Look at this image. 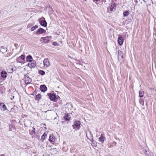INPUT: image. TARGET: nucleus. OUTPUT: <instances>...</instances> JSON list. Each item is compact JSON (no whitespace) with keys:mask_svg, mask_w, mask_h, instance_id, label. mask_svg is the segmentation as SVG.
<instances>
[{"mask_svg":"<svg viewBox=\"0 0 156 156\" xmlns=\"http://www.w3.org/2000/svg\"><path fill=\"white\" fill-rule=\"evenodd\" d=\"M44 126H46V124H44Z\"/></svg>","mask_w":156,"mask_h":156,"instance_id":"44","label":"nucleus"},{"mask_svg":"<svg viewBox=\"0 0 156 156\" xmlns=\"http://www.w3.org/2000/svg\"><path fill=\"white\" fill-rule=\"evenodd\" d=\"M6 52H7V50H6V51H5V50H3L2 51H1L2 53H5Z\"/></svg>","mask_w":156,"mask_h":156,"instance_id":"38","label":"nucleus"},{"mask_svg":"<svg viewBox=\"0 0 156 156\" xmlns=\"http://www.w3.org/2000/svg\"><path fill=\"white\" fill-rule=\"evenodd\" d=\"M116 143L115 142H113V144L115 146H116Z\"/></svg>","mask_w":156,"mask_h":156,"instance_id":"39","label":"nucleus"},{"mask_svg":"<svg viewBox=\"0 0 156 156\" xmlns=\"http://www.w3.org/2000/svg\"><path fill=\"white\" fill-rule=\"evenodd\" d=\"M0 106L3 109V111H5L7 109V107L5 105L3 102L0 103Z\"/></svg>","mask_w":156,"mask_h":156,"instance_id":"18","label":"nucleus"},{"mask_svg":"<svg viewBox=\"0 0 156 156\" xmlns=\"http://www.w3.org/2000/svg\"><path fill=\"white\" fill-rule=\"evenodd\" d=\"M14 46H15V47H16V48L17 49V46H18V44H17V43H15L14 44Z\"/></svg>","mask_w":156,"mask_h":156,"instance_id":"37","label":"nucleus"},{"mask_svg":"<svg viewBox=\"0 0 156 156\" xmlns=\"http://www.w3.org/2000/svg\"><path fill=\"white\" fill-rule=\"evenodd\" d=\"M118 61L120 62L121 59L123 58V53L120 50H119L118 51Z\"/></svg>","mask_w":156,"mask_h":156,"instance_id":"3","label":"nucleus"},{"mask_svg":"<svg viewBox=\"0 0 156 156\" xmlns=\"http://www.w3.org/2000/svg\"><path fill=\"white\" fill-rule=\"evenodd\" d=\"M1 48H2V49H5V47L3 46H2L1 47ZM6 49H7V48H6Z\"/></svg>","mask_w":156,"mask_h":156,"instance_id":"40","label":"nucleus"},{"mask_svg":"<svg viewBox=\"0 0 156 156\" xmlns=\"http://www.w3.org/2000/svg\"><path fill=\"white\" fill-rule=\"evenodd\" d=\"M41 98V95L40 94H38L35 96L34 98L35 99L36 101H39Z\"/></svg>","mask_w":156,"mask_h":156,"instance_id":"20","label":"nucleus"},{"mask_svg":"<svg viewBox=\"0 0 156 156\" xmlns=\"http://www.w3.org/2000/svg\"><path fill=\"white\" fill-rule=\"evenodd\" d=\"M7 76V73L5 70L2 71L1 73V77L4 78H6Z\"/></svg>","mask_w":156,"mask_h":156,"instance_id":"11","label":"nucleus"},{"mask_svg":"<svg viewBox=\"0 0 156 156\" xmlns=\"http://www.w3.org/2000/svg\"><path fill=\"white\" fill-rule=\"evenodd\" d=\"M24 76H25V78L27 77V76H28V75H27V74H26V75H24Z\"/></svg>","mask_w":156,"mask_h":156,"instance_id":"41","label":"nucleus"},{"mask_svg":"<svg viewBox=\"0 0 156 156\" xmlns=\"http://www.w3.org/2000/svg\"><path fill=\"white\" fill-rule=\"evenodd\" d=\"M14 98V96H13V97H12V98Z\"/></svg>","mask_w":156,"mask_h":156,"instance_id":"43","label":"nucleus"},{"mask_svg":"<svg viewBox=\"0 0 156 156\" xmlns=\"http://www.w3.org/2000/svg\"><path fill=\"white\" fill-rule=\"evenodd\" d=\"M30 63H29L27 66L30 68H34L36 66V62L35 61H33L30 62Z\"/></svg>","mask_w":156,"mask_h":156,"instance_id":"7","label":"nucleus"},{"mask_svg":"<svg viewBox=\"0 0 156 156\" xmlns=\"http://www.w3.org/2000/svg\"><path fill=\"white\" fill-rule=\"evenodd\" d=\"M40 89L41 91L43 92H44L47 91V88L45 85H41L40 86Z\"/></svg>","mask_w":156,"mask_h":156,"instance_id":"8","label":"nucleus"},{"mask_svg":"<svg viewBox=\"0 0 156 156\" xmlns=\"http://www.w3.org/2000/svg\"><path fill=\"white\" fill-rule=\"evenodd\" d=\"M80 125V121H75L73 124L72 125L73 129L76 128L78 129H79Z\"/></svg>","mask_w":156,"mask_h":156,"instance_id":"1","label":"nucleus"},{"mask_svg":"<svg viewBox=\"0 0 156 156\" xmlns=\"http://www.w3.org/2000/svg\"><path fill=\"white\" fill-rule=\"evenodd\" d=\"M55 139V137L52 135L50 134L49 136V140L50 142H54Z\"/></svg>","mask_w":156,"mask_h":156,"instance_id":"19","label":"nucleus"},{"mask_svg":"<svg viewBox=\"0 0 156 156\" xmlns=\"http://www.w3.org/2000/svg\"><path fill=\"white\" fill-rule=\"evenodd\" d=\"M123 15L125 17L127 16L129 14V12L128 11L126 10L123 12Z\"/></svg>","mask_w":156,"mask_h":156,"instance_id":"25","label":"nucleus"},{"mask_svg":"<svg viewBox=\"0 0 156 156\" xmlns=\"http://www.w3.org/2000/svg\"><path fill=\"white\" fill-rule=\"evenodd\" d=\"M86 136L88 139L90 140H91V139L92 140H93V135L91 131L89 130L88 133H86Z\"/></svg>","mask_w":156,"mask_h":156,"instance_id":"10","label":"nucleus"},{"mask_svg":"<svg viewBox=\"0 0 156 156\" xmlns=\"http://www.w3.org/2000/svg\"><path fill=\"white\" fill-rule=\"evenodd\" d=\"M16 70V69H14L13 68L9 67L7 69V71L10 73H12L14 71Z\"/></svg>","mask_w":156,"mask_h":156,"instance_id":"22","label":"nucleus"},{"mask_svg":"<svg viewBox=\"0 0 156 156\" xmlns=\"http://www.w3.org/2000/svg\"><path fill=\"white\" fill-rule=\"evenodd\" d=\"M90 141L92 142V143L94 145V146H97V144L96 142H95V141H94L93 140H92L91 139V140Z\"/></svg>","mask_w":156,"mask_h":156,"instance_id":"31","label":"nucleus"},{"mask_svg":"<svg viewBox=\"0 0 156 156\" xmlns=\"http://www.w3.org/2000/svg\"><path fill=\"white\" fill-rule=\"evenodd\" d=\"M55 93H48L47 94V95L51 101H55Z\"/></svg>","mask_w":156,"mask_h":156,"instance_id":"2","label":"nucleus"},{"mask_svg":"<svg viewBox=\"0 0 156 156\" xmlns=\"http://www.w3.org/2000/svg\"><path fill=\"white\" fill-rule=\"evenodd\" d=\"M114 0L116 1L117 0Z\"/></svg>","mask_w":156,"mask_h":156,"instance_id":"49","label":"nucleus"},{"mask_svg":"<svg viewBox=\"0 0 156 156\" xmlns=\"http://www.w3.org/2000/svg\"><path fill=\"white\" fill-rule=\"evenodd\" d=\"M147 151L146 150L145 151V152H147Z\"/></svg>","mask_w":156,"mask_h":156,"instance_id":"47","label":"nucleus"},{"mask_svg":"<svg viewBox=\"0 0 156 156\" xmlns=\"http://www.w3.org/2000/svg\"><path fill=\"white\" fill-rule=\"evenodd\" d=\"M130 23V22H129V21L127 20V19L125 20L124 22V24L126 25H127Z\"/></svg>","mask_w":156,"mask_h":156,"instance_id":"33","label":"nucleus"},{"mask_svg":"<svg viewBox=\"0 0 156 156\" xmlns=\"http://www.w3.org/2000/svg\"><path fill=\"white\" fill-rule=\"evenodd\" d=\"M71 118L70 117L68 113H66L65 114V116H64V119L66 121H69L70 120Z\"/></svg>","mask_w":156,"mask_h":156,"instance_id":"16","label":"nucleus"},{"mask_svg":"<svg viewBox=\"0 0 156 156\" xmlns=\"http://www.w3.org/2000/svg\"><path fill=\"white\" fill-rule=\"evenodd\" d=\"M33 25V24H32V23H29L28 24L27 26V28H30L32 26V25Z\"/></svg>","mask_w":156,"mask_h":156,"instance_id":"32","label":"nucleus"},{"mask_svg":"<svg viewBox=\"0 0 156 156\" xmlns=\"http://www.w3.org/2000/svg\"><path fill=\"white\" fill-rule=\"evenodd\" d=\"M139 102L141 104V105H144V100L141 98H140L139 99Z\"/></svg>","mask_w":156,"mask_h":156,"instance_id":"29","label":"nucleus"},{"mask_svg":"<svg viewBox=\"0 0 156 156\" xmlns=\"http://www.w3.org/2000/svg\"><path fill=\"white\" fill-rule=\"evenodd\" d=\"M43 64L44 66L46 67H48L50 65V62L48 58H45L44 59Z\"/></svg>","mask_w":156,"mask_h":156,"instance_id":"6","label":"nucleus"},{"mask_svg":"<svg viewBox=\"0 0 156 156\" xmlns=\"http://www.w3.org/2000/svg\"><path fill=\"white\" fill-rule=\"evenodd\" d=\"M12 109H13V108H11V110H12Z\"/></svg>","mask_w":156,"mask_h":156,"instance_id":"46","label":"nucleus"},{"mask_svg":"<svg viewBox=\"0 0 156 156\" xmlns=\"http://www.w3.org/2000/svg\"><path fill=\"white\" fill-rule=\"evenodd\" d=\"M41 39L43 40L44 43H47L49 41V37L48 36L46 37H42Z\"/></svg>","mask_w":156,"mask_h":156,"instance_id":"17","label":"nucleus"},{"mask_svg":"<svg viewBox=\"0 0 156 156\" xmlns=\"http://www.w3.org/2000/svg\"><path fill=\"white\" fill-rule=\"evenodd\" d=\"M25 84L26 85H28L31 82L32 79L29 76H27V77L25 78Z\"/></svg>","mask_w":156,"mask_h":156,"instance_id":"13","label":"nucleus"},{"mask_svg":"<svg viewBox=\"0 0 156 156\" xmlns=\"http://www.w3.org/2000/svg\"><path fill=\"white\" fill-rule=\"evenodd\" d=\"M40 25L44 27H46L47 26V23L45 20V19L43 17V19L39 21Z\"/></svg>","mask_w":156,"mask_h":156,"instance_id":"4","label":"nucleus"},{"mask_svg":"<svg viewBox=\"0 0 156 156\" xmlns=\"http://www.w3.org/2000/svg\"><path fill=\"white\" fill-rule=\"evenodd\" d=\"M124 39L122 36H119L118 39V43L120 45H121L123 43Z\"/></svg>","mask_w":156,"mask_h":156,"instance_id":"9","label":"nucleus"},{"mask_svg":"<svg viewBox=\"0 0 156 156\" xmlns=\"http://www.w3.org/2000/svg\"><path fill=\"white\" fill-rule=\"evenodd\" d=\"M19 59H22L23 60H24L25 59V55H24L22 54L20 56H19L18 58H17L16 61L17 62H18Z\"/></svg>","mask_w":156,"mask_h":156,"instance_id":"24","label":"nucleus"},{"mask_svg":"<svg viewBox=\"0 0 156 156\" xmlns=\"http://www.w3.org/2000/svg\"><path fill=\"white\" fill-rule=\"evenodd\" d=\"M37 93V91H36L35 90L34 92H33V94L34 95L35 94H36Z\"/></svg>","mask_w":156,"mask_h":156,"instance_id":"36","label":"nucleus"},{"mask_svg":"<svg viewBox=\"0 0 156 156\" xmlns=\"http://www.w3.org/2000/svg\"><path fill=\"white\" fill-rule=\"evenodd\" d=\"M26 61L27 62H32L33 61V58L30 55H29L26 57Z\"/></svg>","mask_w":156,"mask_h":156,"instance_id":"14","label":"nucleus"},{"mask_svg":"<svg viewBox=\"0 0 156 156\" xmlns=\"http://www.w3.org/2000/svg\"><path fill=\"white\" fill-rule=\"evenodd\" d=\"M47 133L45 132L43 134L41 137V140L42 142H43L44 140L47 137Z\"/></svg>","mask_w":156,"mask_h":156,"instance_id":"23","label":"nucleus"},{"mask_svg":"<svg viewBox=\"0 0 156 156\" xmlns=\"http://www.w3.org/2000/svg\"><path fill=\"white\" fill-rule=\"evenodd\" d=\"M33 130L31 131V132H30V134L32 135L33 133L35 134L36 132H35V129L34 127H33Z\"/></svg>","mask_w":156,"mask_h":156,"instance_id":"28","label":"nucleus"},{"mask_svg":"<svg viewBox=\"0 0 156 156\" xmlns=\"http://www.w3.org/2000/svg\"><path fill=\"white\" fill-rule=\"evenodd\" d=\"M45 32V30L42 28H40L37 30V31H34V34H36L37 35H39L44 33Z\"/></svg>","mask_w":156,"mask_h":156,"instance_id":"5","label":"nucleus"},{"mask_svg":"<svg viewBox=\"0 0 156 156\" xmlns=\"http://www.w3.org/2000/svg\"><path fill=\"white\" fill-rule=\"evenodd\" d=\"M94 0L95 1H96V2H98V1H99L100 0Z\"/></svg>","mask_w":156,"mask_h":156,"instance_id":"42","label":"nucleus"},{"mask_svg":"<svg viewBox=\"0 0 156 156\" xmlns=\"http://www.w3.org/2000/svg\"><path fill=\"white\" fill-rule=\"evenodd\" d=\"M1 51V48H0V52Z\"/></svg>","mask_w":156,"mask_h":156,"instance_id":"48","label":"nucleus"},{"mask_svg":"<svg viewBox=\"0 0 156 156\" xmlns=\"http://www.w3.org/2000/svg\"><path fill=\"white\" fill-rule=\"evenodd\" d=\"M38 27V26L37 25L34 26L32 27L31 28V31H33L37 28Z\"/></svg>","mask_w":156,"mask_h":156,"instance_id":"27","label":"nucleus"},{"mask_svg":"<svg viewBox=\"0 0 156 156\" xmlns=\"http://www.w3.org/2000/svg\"><path fill=\"white\" fill-rule=\"evenodd\" d=\"M99 141L101 143H103L105 140L106 139L105 137V135L103 133H102L100 137L99 138Z\"/></svg>","mask_w":156,"mask_h":156,"instance_id":"12","label":"nucleus"},{"mask_svg":"<svg viewBox=\"0 0 156 156\" xmlns=\"http://www.w3.org/2000/svg\"><path fill=\"white\" fill-rule=\"evenodd\" d=\"M116 6L117 5L115 3L112 5L110 6V10L112 11H115Z\"/></svg>","mask_w":156,"mask_h":156,"instance_id":"15","label":"nucleus"},{"mask_svg":"<svg viewBox=\"0 0 156 156\" xmlns=\"http://www.w3.org/2000/svg\"><path fill=\"white\" fill-rule=\"evenodd\" d=\"M38 73L40 74L43 76L45 74V72L42 70H38Z\"/></svg>","mask_w":156,"mask_h":156,"instance_id":"26","label":"nucleus"},{"mask_svg":"<svg viewBox=\"0 0 156 156\" xmlns=\"http://www.w3.org/2000/svg\"><path fill=\"white\" fill-rule=\"evenodd\" d=\"M60 98L59 96L58 95H55V102H57L58 100H60Z\"/></svg>","mask_w":156,"mask_h":156,"instance_id":"30","label":"nucleus"},{"mask_svg":"<svg viewBox=\"0 0 156 156\" xmlns=\"http://www.w3.org/2000/svg\"><path fill=\"white\" fill-rule=\"evenodd\" d=\"M53 45L54 46H57L58 45V44L56 42H54L52 43Z\"/></svg>","mask_w":156,"mask_h":156,"instance_id":"35","label":"nucleus"},{"mask_svg":"<svg viewBox=\"0 0 156 156\" xmlns=\"http://www.w3.org/2000/svg\"><path fill=\"white\" fill-rule=\"evenodd\" d=\"M139 97L140 98H142L144 95V92L142 90H141L139 91Z\"/></svg>","mask_w":156,"mask_h":156,"instance_id":"21","label":"nucleus"},{"mask_svg":"<svg viewBox=\"0 0 156 156\" xmlns=\"http://www.w3.org/2000/svg\"><path fill=\"white\" fill-rule=\"evenodd\" d=\"M132 19L131 17H129L128 18H127V20L129 21V22H130L132 20Z\"/></svg>","mask_w":156,"mask_h":156,"instance_id":"34","label":"nucleus"},{"mask_svg":"<svg viewBox=\"0 0 156 156\" xmlns=\"http://www.w3.org/2000/svg\"><path fill=\"white\" fill-rule=\"evenodd\" d=\"M11 100H12V98H11Z\"/></svg>","mask_w":156,"mask_h":156,"instance_id":"45","label":"nucleus"}]
</instances>
